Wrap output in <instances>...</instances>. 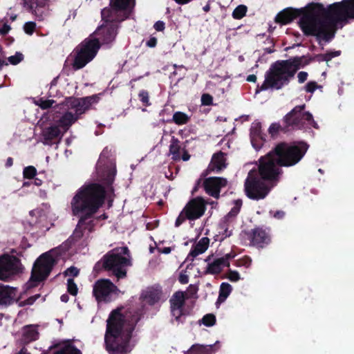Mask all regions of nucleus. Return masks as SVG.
I'll return each mask as SVG.
<instances>
[{
  "instance_id": "obj_1",
  "label": "nucleus",
  "mask_w": 354,
  "mask_h": 354,
  "mask_svg": "<svg viewBox=\"0 0 354 354\" xmlns=\"http://www.w3.org/2000/svg\"><path fill=\"white\" fill-rule=\"evenodd\" d=\"M308 149L307 145H289L280 143L274 151L259 159L258 176L272 183L277 180L281 170L280 167H290L297 164L304 156Z\"/></svg>"
},
{
  "instance_id": "obj_2",
  "label": "nucleus",
  "mask_w": 354,
  "mask_h": 354,
  "mask_svg": "<svg viewBox=\"0 0 354 354\" xmlns=\"http://www.w3.org/2000/svg\"><path fill=\"white\" fill-rule=\"evenodd\" d=\"M104 200V190L97 184L85 185L77 190L71 203L73 214L81 217L73 233L75 238L83 236V230L92 231L91 221L85 223L84 218L94 214L102 205Z\"/></svg>"
},
{
  "instance_id": "obj_3",
  "label": "nucleus",
  "mask_w": 354,
  "mask_h": 354,
  "mask_svg": "<svg viewBox=\"0 0 354 354\" xmlns=\"http://www.w3.org/2000/svg\"><path fill=\"white\" fill-rule=\"evenodd\" d=\"M122 309L118 308L111 312L107 319L105 343L110 354H126L130 351L129 340L134 326L139 320L138 316L129 319V315L124 316Z\"/></svg>"
},
{
  "instance_id": "obj_4",
  "label": "nucleus",
  "mask_w": 354,
  "mask_h": 354,
  "mask_svg": "<svg viewBox=\"0 0 354 354\" xmlns=\"http://www.w3.org/2000/svg\"><path fill=\"white\" fill-rule=\"evenodd\" d=\"M116 26L114 24H102L89 37L84 39L75 49L73 68L78 70L85 66L96 55L102 44L112 42L116 36Z\"/></svg>"
},
{
  "instance_id": "obj_5",
  "label": "nucleus",
  "mask_w": 354,
  "mask_h": 354,
  "mask_svg": "<svg viewBox=\"0 0 354 354\" xmlns=\"http://www.w3.org/2000/svg\"><path fill=\"white\" fill-rule=\"evenodd\" d=\"M325 12L321 4L311 3L306 8L299 20V26L305 35H314L326 41L333 37V25L324 19Z\"/></svg>"
},
{
  "instance_id": "obj_6",
  "label": "nucleus",
  "mask_w": 354,
  "mask_h": 354,
  "mask_svg": "<svg viewBox=\"0 0 354 354\" xmlns=\"http://www.w3.org/2000/svg\"><path fill=\"white\" fill-rule=\"evenodd\" d=\"M299 64L300 61L298 59L275 63L272 66L270 73L268 74L261 89L266 90L268 88H281L294 76L299 68Z\"/></svg>"
},
{
  "instance_id": "obj_7",
  "label": "nucleus",
  "mask_w": 354,
  "mask_h": 354,
  "mask_svg": "<svg viewBox=\"0 0 354 354\" xmlns=\"http://www.w3.org/2000/svg\"><path fill=\"white\" fill-rule=\"evenodd\" d=\"M104 267L112 270L118 279L126 277L125 268L131 266V257L127 248H115L104 257Z\"/></svg>"
},
{
  "instance_id": "obj_8",
  "label": "nucleus",
  "mask_w": 354,
  "mask_h": 354,
  "mask_svg": "<svg viewBox=\"0 0 354 354\" xmlns=\"http://www.w3.org/2000/svg\"><path fill=\"white\" fill-rule=\"evenodd\" d=\"M272 187V183L259 177L255 170L248 173L244 183L246 196L250 199L257 201L265 198Z\"/></svg>"
},
{
  "instance_id": "obj_9",
  "label": "nucleus",
  "mask_w": 354,
  "mask_h": 354,
  "mask_svg": "<svg viewBox=\"0 0 354 354\" xmlns=\"http://www.w3.org/2000/svg\"><path fill=\"white\" fill-rule=\"evenodd\" d=\"M55 263V258L52 252L41 254L35 261L30 280L32 282H39L44 280L50 272Z\"/></svg>"
},
{
  "instance_id": "obj_10",
  "label": "nucleus",
  "mask_w": 354,
  "mask_h": 354,
  "mask_svg": "<svg viewBox=\"0 0 354 354\" xmlns=\"http://www.w3.org/2000/svg\"><path fill=\"white\" fill-rule=\"evenodd\" d=\"M305 105L295 106L285 117L284 120L288 127H300L307 122L308 124L317 128V124L309 112H303Z\"/></svg>"
},
{
  "instance_id": "obj_11",
  "label": "nucleus",
  "mask_w": 354,
  "mask_h": 354,
  "mask_svg": "<svg viewBox=\"0 0 354 354\" xmlns=\"http://www.w3.org/2000/svg\"><path fill=\"white\" fill-rule=\"evenodd\" d=\"M328 15L337 21L354 18V0H343L331 5Z\"/></svg>"
},
{
  "instance_id": "obj_12",
  "label": "nucleus",
  "mask_w": 354,
  "mask_h": 354,
  "mask_svg": "<svg viewBox=\"0 0 354 354\" xmlns=\"http://www.w3.org/2000/svg\"><path fill=\"white\" fill-rule=\"evenodd\" d=\"M93 295L97 301H108L112 294H118L119 290L109 279H99L93 285Z\"/></svg>"
},
{
  "instance_id": "obj_13",
  "label": "nucleus",
  "mask_w": 354,
  "mask_h": 354,
  "mask_svg": "<svg viewBox=\"0 0 354 354\" xmlns=\"http://www.w3.org/2000/svg\"><path fill=\"white\" fill-rule=\"evenodd\" d=\"M97 102L96 96H90L84 98L69 97L65 103L68 109H73L76 114L80 115L84 113L92 104Z\"/></svg>"
},
{
  "instance_id": "obj_14",
  "label": "nucleus",
  "mask_w": 354,
  "mask_h": 354,
  "mask_svg": "<svg viewBox=\"0 0 354 354\" xmlns=\"http://www.w3.org/2000/svg\"><path fill=\"white\" fill-rule=\"evenodd\" d=\"M19 269V261L10 256H3L0 258V279L5 280Z\"/></svg>"
},
{
  "instance_id": "obj_15",
  "label": "nucleus",
  "mask_w": 354,
  "mask_h": 354,
  "mask_svg": "<svg viewBox=\"0 0 354 354\" xmlns=\"http://www.w3.org/2000/svg\"><path fill=\"white\" fill-rule=\"evenodd\" d=\"M205 205L203 199L196 198L189 201L184 207V213L187 219L194 220L200 218L205 212Z\"/></svg>"
},
{
  "instance_id": "obj_16",
  "label": "nucleus",
  "mask_w": 354,
  "mask_h": 354,
  "mask_svg": "<svg viewBox=\"0 0 354 354\" xmlns=\"http://www.w3.org/2000/svg\"><path fill=\"white\" fill-rule=\"evenodd\" d=\"M133 0H111L112 8H104L102 11V19L105 21L115 20L113 15L116 10H126L133 3Z\"/></svg>"
},
{
  "instance_id": "obj_17",
  "label": "nucleus",
  "mask_w": 354,
  "mask_h": 354,
  "mask_svg": "<svg viewBox=\"0 0 354 354\" xmlns=\"http://www.w3.org/2000/svg\"><path fill=\"white\" fill-rule=\"evenodd\" d=\"M227 184L226 178L221 177H210L204 180L203 185L207 193L218 198L220 190Z\"/></svg>"
},
{
  "instance_id": "obj_18",
  "label": "nucleus",
  "mask_w": 354,
  "mask_h": 354,
  "mask_svg": "<svg viewBox=\"0 0 354 354\" xmlns=\"http://www.w3.org/2000/svg\"><path fill=\"white\" fill-rule=\"evenodd\" d=\"M185 299L186 292L178 291L172 295L169 300L172 315L176 317V320H178L183 315V308Z\"/></svg>"
},
{
  "instance_id": "obj_19",
  "label": "nucleus",
  "mask_w": 354,
  "mask_h": 354,
  "mask_svg": "<svg viewBox=\"0 0 354 354\" xmlns=\"http://www.w3.org/2000/svg\"><path fill=\"white\" fill-rule=\"evenodd\" d=\"M235 254L233 253H229L225 256L215 259L212 263H209L207 268V272L209 274H218L219 273L223 268L230 266L229 260L234 258Z\"/></svg>"
},
{
  "instance_id": "obj_20",
  "label": "nucleus",
  "mask_w": 354,
  "mask_h": 354,
  "mask_svg": "<svg viewBox=\"0 0 354 354\" xmlns=\"http://www.w3.org/2000/svg\"><path fill=\"white\" fill-rule=\"evenodd\" d=\"M169 154L174 160H179L182 159L184 161H187L190 158V156L188 154L187 151L184 148L181 147L179 141L174 137L171 138L169 145Z\"/></svg>"
},
{
  "instance_id": "obj_21",
  "label": "nucleus",
  "mask_w": 354,
  "mask_h": 354,
  "mask_svg": "<svg viewBox=\"0 0 354 354\" xmlns=\"http://www.w3.org/2000/svg\"><path fill=\"white\" fill-rule=\"evenodd\" d=\"M142 297L147 303L153 305L161 300H164L162 291L160 286H153L148 288L142 293Z\"/></svg>"
},
{
  "instance_id": "obj_22",
  "label": "nucleus",
  "mask_w": 354,
  "mask_h": 354,
  "mask_svg": "<svg viewBox=\"0 0 354 354\" xmlns=\"http://www.w3.org/2000/svg\"><path fill=\"white\" fill-rule=\"evenodd\" d=\"M226 167L227 163L225 154L222 152H218L213 155L207 171L219 172Z\"/></svg>"
},
{
  "instance_id": "obj_23",
  "label": "nucleus",
  "mask_w": 354,
  "mask_h": 354,
  "mask_svg": "<svg viewBox=\"0 0 354 354\" xmlns=\"http://www.w3.org/2000/svg\"><path fill=\"white\" fill-rule=\"evenodd\" d=\"M209 245V239L207 237H203L192 247L187 258L193 261L194 258L204 253Z\"/></svg>"
},
{
  "instance_id": "obj_24",
  "label": "nucleus",
  "mask_w": 354,
  "mask_h": 354,
  "mask_svg": "<svg viewBox=\"0 0 354 354\" xmlns=\"http://www.w3.org/2000/svg\"><path fill=\"white\" fill-rule=\"evenodd\" d=\"M269 241V236L265 230L261 229H255L253 230L251 237V242L253 245L263 248L265 245L268 244Z\"/></svg>"
},
{
  "instance_id": "obj_25",
  "label": "nucleus",
  "mask_w": 354,
  "mask_h": 354,
  "mask_svg": "<svg viewBox=\"0 0 354 354\" xmlns=\"http://www.w3.org/2000/svg\"><path fill=\"white\" fill-rule=\"evenodd\" d=\"M300 15V11L297 10L286 9L279 13L276 17V21L283 24H286L292 21L295 17Z\"/></svg>"
},
{
  "instance_id": "obj_26",
  "label": "nucleus",
  "mask_w": 354,
  "mask_h": 354,
  "mask_svg": "<svg viewBox=\"0 0 354 354\" xmlns=\"http://www.w3.org/2000/svg\"><path fill=\"white\" fill-rule=\"evenodd\" d=\"M64 133L59 125H52L44 129L42 135L45 140H52L62 136Z\"/></svg>"
},
{
  "instance_id": "obj_27",
  "label": "nucleus",
  "mask_w": 354,
  "mask_h": 354,
  "mask_svg": "<svg viewBox=\"0 0 354 354\" xmlns=\"http://www.w3.org/2000/svg\"><path fill=\"white\" fill-rule=\"evenodd\" d=\"M77 120V116L67 112L64 114L58 121V125L66 132L68 128Z\"/></svg>"
},
{
  "instance_id": "obj_28",
  "label": "nucleus",
  "mask_w": 354,
  "mask_h": 354,
  "mask_svg": "<svg viewBox=\"0 0 354 354\" xmlns=\"http://www.w3.org/2000/svg\"><path fill=\"white\" fill-rule=\"evenodd\" d=\"M54 354H82L80 351L75 348L69 342L60 344Z\"/></svg>"
},
{
  "instance_id": "obj_29",
  "label": "nucleus",
  "mask_w": 354,
  "mask_h": 354,
  "mask_svg": "<svg viewBox=\"0 0 354 354\" xmlns=\"http://www.w3.org/2000/svg\"><path fill=\"white\" fill-rule=\"evenodd\" d=\"M189 351L194 354H212L214 353L212 346L201 344L192 346Z\"/></svg>"
},
{
  "instance_id": "obj_30",
  "label": "nucleus",
  "mask_w": 354,
  "mask_h": 354,
  "mask_svg": "<svg viewBox=\"0 0 354 354\" xmlns=\"http://www.w3.org/2000/svg\"><path fill=\"white\" fill-rule=\"evenodd\" d=\"M12 290L0 284V305L6 304L12 297Z\"/></svg>"
},
{
  "instance_id": "obj_31",
  "label": "nucleus",
  "mask_w": 354,
  "mask_h": 354,
  "mask_svg": "<svg viewBox=\"0 0 354 354\" xmlns=\"http://www.w3.org/2000/svg\"><path fill=\"white\" fill-rule=\"evenodd\" d=\"M232 290V286L229 283H223L220 288L218 301L223 302L226 299V298L230 295Z\"/></svg>"
},
{
  "instance_id": "obj_32",
  "label": "nucleus",
  "mask_w": 354,
  "mask_h": 354,
  "mask_svg": "<svg viewBox=\"0 0 354 354\" xmlns=\"http://www.w3.org/2000/svg\"><path fill=\"white\" fill-rule=\"evenodd\" d=\"M172 120L176 124L182 125L188 122L189 117L185 113L177 111L174 113Z\"/></svg>"
},
{
  "instance_id": "obj_33",
  "label": "nucleus",
  "mask_w": 354,
  "mask_h": 354,
  "mask_svg": "<svg viewBox=\"0 0 354 354\" xmlns=\"http://www.w3.org/2000/svg\"><path fill=\"white\" fill-rule=\"evenodd\" d=\"M30 8L32 10V12L39 20L43 19L44 17L46 15L48 12V8L35 6L34 4H31Z\"/></svg>"
},
{
  "instance_id": "obj_34",
  "label": "nucleus",
  "mask_w": 354,
  "mask_h": 354,
  "mask_svg": "<svg viewBox=\"0 0 354 354\" xmlns=\"http://www.w3.org/2000/svg\"><path fill=\"white\" fill-rule=\"evenodd\" d=\"M247 12L246 6L240 5L237 6L233 11L232 16L234 18L239 19L243 17Z\"/></svg>"
},
{
  "instance_id": "obj_35",
  "label": "nucleus",
  "mask_w": 354,
  "mask_h": 354,
  "mask_svg": "<svg viewBox=\"0 0 354 354\" xmlns=\"http://www.w3.org/2000/svg\"><path fill=\"white\" fill-rule=\"evenodd\" d=\"M24 336L27 341H33L38 337V333L35 328H29L24 332Z\"/></svg>"
},
{
  "instance_id": "obj_36",
  "label": "nucleus",
  "mask_w": 354,
  "mask_h": 354,
  "mask_svg": "<svg viewBox=\"0 0 354 354\" xmlns=\"http://www.w3.org/2000/svg\"><path fill=\"white\" fill-rule=\"evenodd\" d=\"M202 322L206 326H212L216 322V317L212 314H207L203 317Z\"/></svg>"
},
{
  "instance_id": "obj_37",
  "label": "nucleus",
  "mask_w": 354,
  "mask_h": 354,
  "mask_svg": "<svg viewBox=\"0 0 354 354\" xmlns=\"http://www.w3.org/2000/svg\"><path fill=\"white\" fill-rule=\"evenodd\" d=\"M67 290L69 293L75 296L77 293V287L73 279H67Z\"/></svg>"
},
{
  "instance_id": "obj_38",
  "label": "nucleus",
  "mask_w": 354,
  "mask_h": 354,
  "mask_svg": "<svg viewBox=\"0 0 354 354\" xmlns=\"http://www.w3.org/2000/svg\"><path fill=\"white\" fill-rule=\"evenodd\" d=\"M24 59V55L21 53H16L15 55L10 56L8 59L10 64L16 65L21 62Z\"/></svg>"
},
{
  "instance_id": "obj_39",
  "label": "nucleus",
  "mask_w": 354,
  "mask_h": 354,
  "mask_svg": "<svg viewBox=\"0 0 354 354\" xmlns=\"http://www.w3.org/2000/svg\"><path fill=\"white\" fill-rule=\"evenodd\" d=\"M36 173V169L32 166L26 167L23 171L24 177L29 179L32 178Z\"/></svg>"
},
{
  "instance_id": "obj_40",
  "label": "nucleus",
  "mask_w": 354,
  "mask_h": 354,
  "mask_svg": "<svg viewBox=\"0 0 354 354\" xmlns=\"http://www.w3.org/2000/svg\"><path fill=\"white\" fill-rule=\"evenodd\" d=\"M54 102L55 101L53 100L39 99L38 101H37L36 104L41 109H46L50 108L54 104Z\"/></svg>"
},
{
  "instance_id": "obj_41",
  "label": "nucleus",
  "mask_w": 354,
  "mask_h": 354,
  "mask_svg": "<svg viewBox=\"0 0 354 354\" xmlns=\"http://www.w3.org/2000/svg\"><path fill=\"white\" fill-rule=\"evenodd\" d=\"M36 24L32 21L27 22L24 26V30L28 35H32L35 29Z\"/></svg>"
},
{
  "instance_id": "obj_42",
  "label": "nucleus",
  "mask_w": 354,
  "mask_h": 354,
  "mask_svg": "<svg viewBox=\"0 0 354 354\" xmlns=\"http://www.w3.org/2000/svg\"><path fill=\"white\" fill-rule=\"evenodd\" d=\"M139 97L141 100V102L146 106H149L150 104L149 103V93L148 92L145 91H142L139 93Z\"/></svg>"
},
{
  "instance_id": "obj_43",
  "label": "nucleus",
  "mask_w": 354,
  "mask_h": 354,
  "mask_svg": "<svg viewBox=\"0 0 354 354\" xmlns=\"http://www.w3.org/2000/svg\"><path fill=\"white\" fill-rule=\"evenodd\" d=\"M213 98L209 94H203L201 97V103L203 105L209 106L212 104Z\"/></svg>"
},
{
  "instance_id": "obj_44",
  "label": "nucleus",
  "mask_w": 354,
  "mask_h": 354,
  "mask_svg": "<svg viewBox=\"0 0 354 354\" xmlns=\"http://www.w3.org/2000/svg\"><path fill=\"white\" fill-rule=\"evenodd\" d=\"M64 274L67 276L76 277L79 274V270L75 267H71L64 272Z\"/></svg>"
},
{
  "instance_id": "obj_45",
  "label": "nucleus",
  "mask_w": 354,
  "mask_h": 354,
  "mask_svg": "<svg viewBox=\"0 0 354 354\" xmlns=\"http://www.w3.org/2000/svg\"><path fill=\"white\" fill-rule=\"evenodd\" d=\"M317 84L315 82H309L305 86V89L308 93H313L317 88Z\"/></svg>"
},
{
  "instance_id": "obj_46",
  "label": "nucleus",
  "mask_w": 354,
  "mask_h": 354,
  "mask_svg": "<svg viewBox=\"0 0 354 354\" xmlns=\"http://www.w3.org/2000/svg\"><path fill=\"white\" fill-rule=\"evenodd\" d=\"M186 218H187V215H186L185 213H184V210L183 209V211L180 212V214H179V216L176 218V223H175V225L176 227L180 226V225H181L185 221V220Z\"/></svg>"
},
{
  "instance_id": "obj_47",
  "label": "nucleus",
  "mask_w": 354,
  "mask_h": 354,
  "mask_svg": "<svg viewBox=\"0 0 354 354\" xmlns=\"http://www.w3.org/2000/svg\"><path fill=\"white\" fill-rule=\"evenodd\" d=\"M280 129V125L277 123L272 124L269 128V133L273 136L276 135Z\"/></svg>"
},
{
  "instance_id": "obj_48",
  "label": "nucleus",
  "mask_w": 354,
  "mask_h": 354,
  "mask_svg": "<svg viewBox=\"0 0 354 354\" xmlns=\"http://www.w3.org/2000/svg\"><path fill=\"white\" fill-rule=\"evenodd\" d=\"M260 129L261 124L259 122L253 123L252 127V134H253L254 136H259L260 134Z\"/></svg>"
},
{
  "instance_id": "obj_49",
  "label": "nucleus",
  "mask_w": 354,
  "mask_h": 354,
  "mask_svg": "<svg viewBox=\"0 0 354 354\" xmlns=\"http://www.w3.org/2000/svg\"><path fill=\"white\" fill-rule=\"evenodd\" d=\"M340 55L339 51H334L326 53L324 55V59L326 62L330 60L333 57H337Z\"/></svg>"
},
{
  "instance_id": "obj_50",
  "label": "nucleus",
  "mask_w": 354,
  "mask_h": 354,
  "mask_svg": "<svg viewBox=\"0 0 354 354\" xmlns=\"http://www.w3.org/2000/svg\"><path fill=\"white\" fill-rule=\"evenodd\" d=\"M32 4H34L35 6L48 8V3L47 0H35Z\"/></svg>"
},
{
  "instance_id": "obj_51",
  "label": "nucleus",
  "mask_w": 354,
  "mask_h": 354,
  "mask_svg": "<svg viewBox=\"0 0 354 354\" xmlns=\"http://www.w3.org/2000/svg\"><path fill=\"white\" fill-rule=\"evenodd\" d=\"M228 279L232 281H237L240 279L239 274L236 271H231L229 273Z\"/></svg>"
},
{
  "instance_id": "obj_52",
  "label": "nucleus",
  "mask_w": 354,
  "mask_h": 354,
  "mask_svg": "<svg viewBox=\"0 0 354 354\" xmlns=\"http://www.w3.org/2000/svg\"><path fill=\"white\" fill-rule=\"evenodd\" d=\"M308 77V73L304 71H301L297 75L298 81L299 83L304 82Z\"/></svg>"
},
{
  "instance_id": "obj_53",
  "label": "nucleus",
  "mask_w": 354,
  "mask_h": 354,
  "mask_svg": "<svg viewBox=\"0 0 354 354\" xmlns=\"http://www.w3.org/2000/svg\"><path fill=\"white\" fill-rule=\"evenodd\" d=\"M10 30V26L7 24H3L0 26V35H6Z\"/></svg>"
},
{
  "instance_id": "obj_54",
  "label": "nucleus",
  "mask_w": 354,
  "mask_h": 354,
  "mask_svg": "<svg viewBox=\"0 0 354 354\" xmlns=\"http://www.w3.org/2000/svg\"><path fill=\"white\" fill-rule=\"evenodd\" d=\"M179 281L183 284H186L189 281V277L185 272H181L179 276Z\"/></svg>"
},
{
  "instance_id": "obj_55",
  "label": "nucleus",
  "mask_w": 354,
  "mask_h": 354,
  "mask_svg": "<svg viewBox=\"0 0 354 354\" xmlns=\"http://www.w3.org/2000/svg\"><path fill=\"white\" fill-rule=\"evenodd\" d=\"M235 207L234 208H233L232 209V211L230 212V214H232V215H236L237 214V213L239 212V209L241 208V202L240 201H236V203H235Z\"/></svg>"
},
{
  "instance_id": "obj_56",
  "label": "nucleus",
  "mask_w": 354,
  "mask_h": 354,
  "mask_svg": "<svg viewBox=\"0 0 354 354\" xmlns=\"http://www.w3.org/2000/svg\"><path fill=\"white\" fill-rule=\"evenodd\" d=\"M154 28L158 31H162L165 29V24L163 21H158L154 24Z\"/></svg>"
},
{
  "instance_id": "obj_57",
  "label": "nucleus",
  "mask_w": 354,
  "mask_h": 354,
  "mask_svg": "<svg viewBox=\"0 0 354 354\" xmlns=\"http://www.w3.org/2000/svg\"><path fill=\"white\" fill-rule=\"evenodd\" d=\"M147 45L149 47H154L156 45V38H151L147 43Z\"/></svg>"
},
{
  "instance_id": "obj_58",
  "label": "nucleus",
  "mask_w": 354,
  "mask_h": 354,
  "mask_svg": "<svg viewBox=\"0 0 354 354\" xmlns=\"http://www.w3.org/2000/svg\"><path fill=\"white\" fill-rule=\"evenodd\" d=\"M39 297V295H36L35 297H30L29 298L27 301H26V304H28V305H31L34 303V301H35V299Z\"/></svg>"
},
{
  "instance_id": "obj_59",
  "label": "nucleus",
  "mask_w": 354,
  "mask_h": 354,
  "mask_svg": "<svg viewBox=\"0 0 354 354\" xmlns=\"http://www.w3.org/2000/svg\"><path fill=\"white\" fill-rule=\"evenodd\" d=\"M247 80L248 82H255L256 80H257V77L256 75H250L248 77H247Z\"/></svg>"
},
{
  "instance_id": "obj_60",
  "label": "nucleus",
  "mask_w": 354,
  "mask_h": 354,
  "mask_svg": "<svg viewBox=\"0 0 354 354\" xmlns=\"http://www.w3.org/2000/svg\"><path fill=\"white\" fill-rule=\"evenodd\" d=\"M12 158H8L6 160V165L7 167H11L12 165Z\"/></svg>"
},
{
  "instance_id": "obj_61",
  "label": "nucleus",
  "mask_w": 354,
  "mask_h": 354,
  "mask_svg": "<svg viewBox=\"0 0 354 354\" xmlns=\"http://www.w3.org/2000/svg\"><path fill=\"white\" fill-rule=\"evenodd\" d=\"M61 300L63 302H67L68 301V296L67 295H63L61 297Z\"/></svg>"
},
{
  "instance_id": "obj_62",
  "label": "nucleus",
  "mask_w": 354,
  "mask_h": 354,
  "mask_svg": "<svg viewBox=\"0 0 354 354\" xmlns=\"http://www.w3.org/2000/svg\"><path fill=\"white\" fill-rule=\"evenodd\" d=\"M176 3L179 4H185L189 2L191 0H175Z\"/></svg>"
},
{
  "instance_id": "obj_63",
  "label": "nucleus",
  "mask_w": 354,
  "mask_h": 354,
  "mask_svg": "<svg viewBox=\"0 0 354 354\" xmlns=\"http://www.w3.org/2000/svg\"><path fill=\"white\" fill-rule=\"evenodd\" d=\"M171 252L170 248H165L163 249V252L165 254H169Z\"/></svg>"
},
{
  "instance_id": "obj_64",
  "label": "nucleus",
  "mask_w": 354,
  "mask_h": 354,
  "mask_svg": "<svg viewBox=\"0 0 354 354\" xmlns=\"http://www.w3.org/2000/svg\"><path fill=\"white\" fill-rule=\"evenodd\" d=\"M18 354H30V353H28L26 351L22 349Z\"/></svg>"
}]
</instances>
